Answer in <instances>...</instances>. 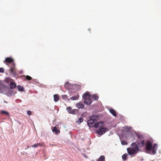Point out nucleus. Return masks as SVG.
Instances as JSON below:
<instances>
[{
	"instance_id": "33",
	"label": "nucleus",
	"mask_w": 161,
	"mask_h": 161,
	"mask_svg": "<svg viewBox=\"0 0 161 161\" xmlns=\"http://www.w3.org/2000/svg\"><path fill=\"white\" fill-rule=\"evenodd\" d=\"M62 98L64 100H67V96L66 95H62Z\"/></svg>"
},
{
	"instance_id": "35",
	"label": "nucleus",
	"mask_w": 161,
	"mask_h": 161,
	"mask_svg": "<svg viewBox=\"0 0 161 161\" xmlns=\"http://www.w3.org/2000/svg\"><path fill=\"white\" fill-rule=\"evenodd\" d=\"M121 143L122 145H125L127 144V142L125 141H122L121 142Z\"/></svg>"
},
{
	"instance_id": "10",
	"label": "nucleus",
	"mask_w": 161,
	"mask_h": 161,
	"mask_svg": "<svg viewBox=\"0 0 161 161\" xmlns=\"http://www.w3.org/2000/svg\"><path fill=\"white\" fill-rule=\"evenodd\" d=\"M92 103V101L90 98L84 99V103L87 105H90Z\"/></svg>"
},
{
	"instance_id": "21",
	"label": "nucleus",
	"mask_w": 161,
	"mask_h": 161,
	"mask_svg": "<svg viewBox=\"0 0 161 161\" xmlns=\"http://www.w3.org/2000/svg\"><path fill=\"white\" fill-rule=\"evenodd\" d=\"M17 88L18 90V91L20 92H24L25 91L24 87L21 86L20 85H18L17 86Z\"/></svg>"
},
{
	"instance_id": "27",
	"label": "nucleus",
	"mask_w": 161,
	"mask_h": 161,
	"mask_svg": "<svg viewBox=\"0 0 161 161\" xmlns=\"http://www.w3.org/2000/svg\"><path fill=\"white\" fill-rule=\"evenodd\" d=\"M124 129L127 130V131H129L131 129V127L130 126L128 127L127 126H125L124 128Z\"/></svg>"
},
{
	"instance_id": "41",
	"label": "nucleus",
	"mask_w": 161,
	"mask_h": 161,
	"mask_svg": "<svg viewBox=\"0 0 161 161\" xmlns=\"http://www.w3.org/2000/svg\"><path fill=\"white\" fill-rule=\"evenodd\" d=\"M23 72L22 71H21L20 72V74H22V73Z\"/></svg>"
},
{
	"instance_id": "37",
	"label": "nucleus",
	"mask_w": 161,
	"mask_h": 161,
	"mask_svg": "<svg viewBox=\"0 0 161 161\" xmlns=\"http://www.w3.org/2000/svg\"><path fill=\"white\" fill-rule=\"evenodd\" d=\"M27 114L29 115H30L31 114V111L28 110L27 111Z\"/></svg>"
},
{
	"instance_id": "34",
	"label": "nucleus",
	"mask_w": 161,
	"mask_h": 161,
	"mask_svg": "<svg viewBox=\"0 0 161 161\" xmlns=\"http://www.w3.org/2000/svg\"><path fill=\"white\" fill-rule=\"evenodd\" d=\"M24 76L26 77V79L28 80H31L32 79V78L29 75H24Z\"/></svg>"
},
{
	"instance_id": "24",
	"label": "nucleus",
	"mask_w": 161,
	"mask_h": 161,
	"mask_svg": "<svg viewBox=\"0 0 161 161\" xmlns=\"http://www.w3.org/2000/svg\"><path fill=\"white\" fill-rule=\"evenodd\" d=\"M83 119L82 117H80L76 121V122L78 123V124L81 123L83 121Z\"/></svg>"
},
{
	"instance_id": "12",
	"label": "nucleus",
	"mask_w": 161,
	"mask_h": 161,
	"mask_svg": "<svg viewBox=\"0 0 161 161\" xmlns=\"http://www.w3.org/2000/svg\"><path fill=\"white\" fill-rule=\"evenodd\" d=\"M84 105L81 102H79L76 104V107L79 109L83 108H84Z\"/></svg>"
},
{
	"instance_id": "30",
	"label": "nucleus",
	"mask_w": 161,
	"mask_h": 161,
	"mask_svg": "<svg viewBox=\"0 0 161 161\" xmlns=\"http://www.w3.org/2000/svg\"><path fill=\"white\" fill-rule=\"evenodd\" d=\"M72 108L71 107H69L66 108V110L68 111V112L70 114L72 110Z\"/></svg>"
},
{
	"instance_id": "5",
	"label": "nucleus",
	"mask_w": 161,
	"mask_h": 161,
	"mask_svg": "<svg viewBox=\"0 0 161 161\" xmlns=\"http://www.w3.org/2000/svg\"><path fill=\"white\" fill-rule=\"evenodd\" d=\"M146 149L149 152H147L148 153H151V150L152 149V144L151 142L149 141H147L145 143Z\"/></svg>"
},
{
	"instance_id": "38",
	"label": "nucleus",
	"mask_w": 161,
	"mask_h": 161,
	"mask_svg": "<svg viewBox=\"0 0 161 161\" xmlns=\"http://www.w3.org/2000/svg\"><path fill=\"white\" fill-rule=\"evenodd\" d=\"M31 147H32L36 148L37 147V144H35L31 146Z\"/></svg>"
},
{
	"instance_id": "4",
	"label": "nucleus",
	"mask_w": 161,
	"mask_h": 161,
	"mask_svg": "<svg viewBox=\"0 0 161 161\" xmlns=\"http://www.w3.org/2000/svg\"><path fill=\"white\" fill-rule=\"evenodd\" d=\"M108 131V128L101 127L97 131V133L99 135L102 136Z\"/></svg>"
},
{
	"instance_id": "3",
	"label": "nucleus",
	"mask_w": 161,
	"mask_h": 161,
	"mask_svg": "<svg viewBox=\"0 0 161 161\" xmlns=\"http://www.w3.org/2000/svg\"><path fill=\"white\" fill-rule=\"evenodd\" d=\"M97 118V116L96 115L93 114L90 117V119L88 120L87 124L88 126L90 127H93L94 123L97 122V120L96 118Z\"/></svg>"
},
{
	"instance_id": "40",
	"label": "nucleus",
	"mask_w": 161,
	"mask_h": 161,
	"mask_svg": "<svg viewBox=\"0 0 161 161\" xmlns=\"http://www.w3.org/2000/svg\"><path fill=\"white\" fill-rule=\"evenodd\" d=\"M141 160L142 161H143L144 160V159L143 158H142L141 159Z\"/></svg>"
},
{
	"instance_id": "17",
	"label": "nucleus",
	"mask_w": 161,
	"mask_h": 161,
	"mask_svg": "<svg viewBox=\"0 0 161 161\" xmlns=\"http://www.w3.org/2000/svg\"><path fill=\"white\" fill-rule=\"evenodd\" d=\"M110 112L112 114L114 117H116L117 116V114L113 108H111L109 109Z\"/></svg>"
},
{
	"instance_id": "32",
	"label": "nucleus",
	"mask_w": 161,
	"mask_h": 161,
	"mask_svg": "<svg viewBox=\"0 0 161 161\" xmlns=\"http://www.w3.org/2000/svg\"><path fill=\"white\" fill-rule=\"evenodd\" d=\"M10 80H11V79L9 78H6L5 80V82L8 84L9 83V82H10Z\"/></svg>"
},
{
	"instance_id": "15",
	"label": "nucleus",
	"mask_w": 161,
	"mask_h": 161,
	"mask_svg": "<svg viewBox=\"0 0 161 161\" xmlns=\"http://www.w3.org/2000/svg\"><path fill=\"white\" fill-rule=\"evenodd\" d=\"M17 86L15 82H11L10 83V87L11 89L15 88Z\"/></svg>"
},
{
	"instance_id": "42",
	"label": "nucleus",
	"mask_w": 161,
	"mask_h": 161,
	"mask_svg": "<svg viewBox=\"0 0 161 161\" xmlns=\"http://www.w3.org/2000/svg\"><path fill=\"white\" fill-rule=\"evenodd\" d=\"M4 102L5 103H7V102H6V101H5Z\"/></svg>"
},
{
	"instance_id": "28",
	"label": "nucleus",
	"mask_w": 161,
	"mask_h": 161,
	"mask_svg": "<svg viewBox=\"0 0 161 161\" xmlns=\"http://www.w3.org/2000/svg\"><path fill=\"white\" fill-rule=\"evenodd\" d=\"M78 112V109H73L72 110L70 114H75L76 112Z\"/></svg>"
},
{
	"instance_id": "36",
	"label": "nucleus",
	"mask_w": 161,
	"mask_h": 161,
	"mask_svg": "<svg viewBox=\"0 0 161 161\" xmlns=\"http://www.w3.org/2000/svg\"><path fill=\"white\" fill-rule=\"evenodd\" d=\"M4 72V69L3 68H0V73H3Z\"/></svg>"
},
{
	"instance_id": "26",
	"label": "nucleus",
	"mask_w": 161,
	"mask_h": 161,
	"mask_svg": "<svg viewBox=\"0 0 161 161\" xmlns=\"http://www.w3.org/2000/svg\"><path fill=\"white\" fill-rule=\"evenodd\" d=\"M128 156V155L127 153L124 154L122 157L123 160L125 161L126 160L127 157Z\"/></svg>"
},
{
	"instance_id": "29",
	"label": "nucleus",
	"mask_w": 161,
	"mask_h": 161,
	"mask_svg": "<svg viewBox=\"0 0 161 161\" xmlns=\"http://www.w3.org/2000/svg\"><path fill=\"white\" fill-rule=\"evenodd\" d=\"M136 137L139 139H141L142 138H143V136L142 135H140V134H139L138 133L136 134Z\"/></svg>"
},
{
	"instance_id": "39",
	"label": "nucleus",
	"mask_w": 161,
	"mask_h": 161,
	"mask_svg": "<svg viewBox=\"0 0 161 161\" xmlns=\"http://www.w3.org/2000/svg\"><path fill=\"white\" fill-rule=\"evenodd\" d=\"M36 144H37V147H38V146H39V147H42V145H41V144L40 143H37Z\"/></svg>"
},
{
	"instance_id": "14",
	"label": "nucleus",
	"mask_w": 161,
	"mask_h": 161,
	"mask_svg": "<svg viewBox=\"0 0 161 161\" xmlns=\"http://www.w3.org/2000/svg\"><path fill=\"white\" fill-rule=\"evenodd\" d=\"M16 93V92H15L14 93V91L13 90H9L7 92V95L8 97H10L13 95H15V94Z\"/></svg>"
},
{
	"instance_id": "43",
	"label": "nucleus",
	"mask_w": 161,
	"mask_h": 161,
	"mask_svg": "<svg viewBox=\"0 0 161 161\" xmlns=\"http://www.w3.org/2000/svg\"><path fill=\"white\" fill-rule=\"evenodd\" d=\"M29 146H27V148H29Z\"/></svg>"
},
{
	"instance_id": "31",
	"label": "nucleus",
	"mask_w": 161,
	"mask_h": 161,
	"mask_svg": "<svg viewBox=\"0 0 161 161\" xmlns=\"http://www.w3.org/2000/svg\"><path fill=\"white\" fill-rule=\"evenodd\" d=\"M1 113L2 114H6L7 115H9V114L8 112L4 110H1Z\"/></svg>"
},
{
	"instance_id": "2",
	"label": "nucleus",
	"mask_w": 161,
	"mask_h": 161,
	"mask_svg": "<svg viewBox=\"0 0 161 161\" xmlns=\"http://www.w3.org/2000/svg\"><path fill=\"white\" fill-rule=\"evenodd\" d=\"M131 146V147L127 149L128 153L130 155H135L139 152L140 149L136 142H133Z\"/></svg>"
},
{
	"instance_id": "7",
	"label": "nucleus",
	"mask_w": 161,
	"mask_h": 161,
	"mask_svg": "<svg viewBox=\"0 0 161 161\" xmlns=\"http://www.w3.org/2000/svg\"><path fill=\"white\" fill-rule=\"evenodd\" d=\"M15 64L13 63V65H12V66L10 68V73L12 74L15 77L17 75V74L15 70Z\"/></svg>"
},
{
	"instance_id": "13",
	"label": "nucleus",
	"mask_w": 161,
	"mask_h": 161,
	"mask_svg": "<svg viewBox=\"0 0 161 161\" xmlns=\"http://www.w3.org/2000/svg\"><path fill=\"white\" fill-rule=\"evenodd\" d=\"M4 62H6L9 63H11L12 62L13 63H14V60L12 58L7 57L5 58V60H4ZM12 65H13V64H12Z\"/></svg>"
},
{
	"instance_id": "19",
	"label": "nucleus",
	"mask_w": 161,
	"mask_h": 161,
	"mask_svg": "<svg viewBox=\"0 0 161 161\" xmlns=\"http://www.w3.org/2000/svg\"><path fill=\"white\" fill-rule=\"evenodd\" d=\"M52 131L53 132H55V134H58V133L60 132L59 130L58 129L57 127L56 126L53 127L52 129Z\"/></svg>"
},
{
	"instance_id": "9",
	"label": "nucleus",
	"mask_w": 161,
	"mask_h": 161,
	"mask_svg": "<svg viewBox=\"0 0 161 161\" xmlns=\"http://www.w3.org/2000/svg\"><path fill=\"white\" fill-rule=\"evenodd\" d=\"M104 125V122L102 121H100L98 122H96L94 125L93 126L95 128H98V127H102Z\"/></svg>"
},
{
	"instance_id": "11",
	"label": "nucleus",
	"mask_w": 161,
	"mask_h": 161,
	"mask_svg": "<svg viewBox=\"0 0 161 161\" xmlns=\"http://www.w3.org/2000/svg\"><path fill=\"white\" fill-rule=\"evenodd\" d=\"M137 145L138 146V147H143L145 145V143L144 140H142L140 142H136Z\"/></svg>"
},
{
	"instance_id": "18",
	"label": "nucleus",
	"mask_w": 161,
	"mask_h": 161,
	"mask_svg": "<svg viewBox=\"0 0 161 161\" xmlns=\"http://www.w3.org/2000/svg\"><path fill=\"white\" fill-rule=\"evenodd\" d=\"M79 97V96L78 94H77L76 95H75V96H73L72 97H71L70 98V99L71 100H77L78 99Z\"/></svg>"
},
{
	"instance_id": "23",
	"label": "nucleus",
	"mask_w": 161,
	"mask_h": 161,
	"mask_svg": "<svg viewBox=\"0 0 161 161\" xmlns=\"http://www.w3.org/2000/svg\"><path fill=\"white\" fill-rule=\"evenodd\" d=\"M105 160V157L104 155H101L97 160V161H104Z\"/></svg>"
},
{
	"instance_id": "22",
	"label": "nucleus",
	"mask_w": 161,
	"mask_h": 161,
	"mask_svg": "<svg viewBox=\"0 0 161 161\" xmlns=\"http://www.w3.org/2000/svg\"><path fill=\"white\" fill-rule=\"evenodd\" d=\"M54 100L55 102H57L59 99V97L57 94H54L53 95Z\"/></svg>"
},
{
	"instance_id": "8",
	"label": "nucleus",
	"mask_w": 161,
	"mask_h": 161,
	"mask_svg": "<svg viewBox=\"0 0 161 161\" xmlns=\"http://www.w3.org/2000/svg\"><path fill=\"white\" fill-rule=\"evenodd\" d=\"M152 151L150 154L152 155L155 154L156 153V151L158 150V145L157 143H155L153 147H152Z\"/></svg>"
},
{
	"instance_id": "20",
	"label": "nucleus",
	"mask_w": 161,
	"mask_h": 161,
	"mask_svg": "<svg viewBox=\"0 0 161 161\" xmlns=\"http://www.w3.org/2000/svg\"><path fill=\"white\" fill-rule=\"evenodd\" d=\"M91 96V95L90 94L86 92L84 94L82 95V98L83 99H85L86 98H87V97H90Z\"/></svg>"
},
{
	"instance_id": "16",
	"label": "nucleus",
	"mask_w": 161,
	"mask_h": 161,
	"mask_svg": "<svg viewBox=\"0 0 161 161\" xmlns=\"http://www.w3.org/2000/svg\"><path fill=\"white\" fill-rule=\"evenodd\" d=\"M65 88L68 90H69L70 89L71 87V84L69 83L68 82H66L64 85Z\"/></svg>"
},
{
	"instance_id": "6",
	"label": "nucleus",
	"mask_w": 161,
	"mask_h": 161,
	"mask_svg": "<svg viewBox=\"0 0 161 161\" xmlns=\"http://www.w3.org/2000/svg\"><path fill=\"white\" fill-rule=\"evenodd\" d=\"M7 89V87L0 81V93L6 91Z\"/></svg>"
},
{
	"instance_id": "25",
	"label": "nucleus",
	"mask_w": 161,
	"mask_h": 161,
	"mask_svg": "<svg viewBox=\"0 0 161 161\" xmlns=\"http://www.w3.org/2000/svg\"><path fill=\"white\" fill-rule=\"evenodd\" d=\"M92 97L95 100H97L98 99V97L95 94H94L93 95H92Z\"/></svg>"
},
{
	"instance_id": "1",
	"label": "nucleus",
	"mask_w": 161,
	"mask_h": 161,
	"mask_svg": "<svg viewBox=\"0 0 161 161\" xmlns=\"http://www.w3.org/2000/svg\"><path fill=\"white\" fill-rule=\"evenodd\" d=\"M131 146V147L127 149L128 153L130 155H135L139 152L140 149L136 142H133Z\"/></svg>"
}]
</instances>
